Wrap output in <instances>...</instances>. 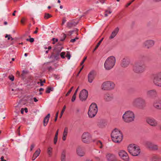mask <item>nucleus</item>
<instances>
[{"mask_svg":"<svg viewBox=\"0 0 161 161\" xmlns=\"http://www.w3.org/2000/svg\"><path fill=\"white\" fill-rule=\"evenodd\" d=\"M146 104L145 100L142 97H137L134 98L132 102V106L136 108L143 109Z\"/></svg>","mask_w":161,"mask_h":161,"instance_id":"obj_1","label":"nucleus"},{"mask_svg":"<svg viewBox=\"0 0 161 161\" xmlns=\"http://www.w3.org/2000/svg\"><path fill=\"white\" fill-rule=\"evenodd\" d=\"M113 141L116 143H120L122 140L123 136L120 131L115 129L113 131L111 135Z\"/></svg>","mask_w":161,"mask_h":161,"instance_id":"obj_2","label":"nucleus"},{"mask_svg":"<svg viewBox=\"0 0 161 161\" xmlns=\"http://www.w3.org/2000/svg\"><path fill=\"white\" fill-rule=\"evenodd\" d=\"M115 63V57L113 56H110L105 60L104 63V67L106 70H110L114 66Z\"/></svg>","mask_w":161,"mask_h":161,"instance_id":"obj_3","label":"nucleus"},{"mask_svg":"<svg viewBox=\"0 0 161 161\" xmlns=\"http://www.w3.org/2000/svg\"><path fill=\"white\" fill-rule=\"evenodd\" d=\"M127 150L129 153L134 156H138L141 152L140 147L134 144L129 145L128 146Z\"/></svg>","mask_w":161,"mask_h":161,"instance_id":"obj_4","label":"nucleus"},{"mask_svg":"<svg viewBox=\"0 0 161 161\" xmlns=\"http://www.w3.org/2000/svg\"><path fill=\"white\" fill-rule=\"evenodd\" d=\"M145 66L144 64L141 62L135 63L133 66V70L136 74H141L145 71Z\"/></svg>","mask_w":161,"mask_h":161,"instance_id":"obj_5","label":"nucleus"},{"mask_svg":"<svg viewBox=\"0 0 161 161\" xmlns=\"http://www.w3.org/2000/svg\"><path fill=\"white\" fill-rule=\"evenodd\" d=\"M122 118L125 122L129 123L134 120L135 114L132 111H128L123 114Z\"/></svg>","mask_w":161,"mask_h":161,"instance_id":"obj_6","label":"nucleus"},{"mask_svg":"<svg viewBox=\"0 0 161 161\" xmlns=\"http://www.w3.org/2000/svg\"><path fill=\"white\" fill-rule=\"evenodd\" d=\"M98 112V108L97 104L95 103H92L90 105L88 112V115L90 118L94 117Z\"/></svg>","mask_w":161,"mask_h":161,"instance_id":"obj_7","label":"nucleus"},{"mask_svg":"<svg viewBox=\"0 0 161 161\" xmlns=\"http://www.w3.org/2000/svg\"><path fill=\"white\" fill-rule=\"evenodd\" d=\"M115 86L114 84L111 81H106L103 82L101 86L102 89L108 91L113 89Z\"/></svg>","mask_w":161,"mask_h":161,"instance_id":"obj_8","label":"nucleus"},{"mask_svg":"<svg viewBox=\"0 0 161 161\" xmlns=\"http://www.w3.org/2000/svg\"><path fill=\"white\" fill-rule=\"evenodd\" d=\"M155 41L152 39H148L144 41L142 43L143 47L147 49H149L155 45Z\"/></svg>","mask_w":161,"mask_h":161,"instance_id":"obj_9","label":"nucleus"},{"mask_svg":"<svg viewBox=\"0 0 161 161\" xmlns=\"http://www.w3.org/2000/svg\"><path fill=\"white\" fill-rule=\"evenodd\" d=\"M153 81L156 86L161 87V72L158 73L154 76Z\"/></svg>","mask_w":161,"mask_h":161,"instance_id":"obj_10","label":"nucleus"},{"mask_svg":"<svg viewBox=\"0 0 161 161\" xmlns=\"http://www.w3.org/2000/svg\"><path fill=\"white\" fill-rule=\"evenodd\" d=\"M81 138L84 143H89L91 142L92 136L89 133L85 132L82 135Z\"/></svg>","mask_w":161,"mask_h":161,"instance_id":"obj_11","label":"nucleus"},{"mask_svg":"<svg viewBox=\"0 0 161 161\" xmlns=\"http://www.w3.org/2000/svg\"><path fill=\"white\" fill-rule=\"evenodd\" d=\"M119 155L124 161H129L130 159L128 154L124 150L119 151Z\"/></svg>","mask_w":161,"mask_h":161,"instance_id":"obj_12","label":"nucleus"},{"mask_svg":"<svg viewBox=\"0 0 161 161\" xmlns=\"http://www.w3.org/2000/svg\"><path fill=\"white\" fill-rule=\"evenodd\" d=\"M144 144L145 146L151 150H156L158 148L157 145L150 141H146L144 142Z\"/></svg>","mask_w":161,"mask_h":161,"instance_id":"obj_13","label":"nucleus"},{"mask_svg":"<svg viewBox=\"0 0 161 161\" xmlns=\"http://www.w3.org/2000/svg\"><path fill=\"white\" fill-rule=\"evenodd\" d=\"M88 93L87 91L85 89L81 90L79 94V98L80 100L83 101H85L88 97Z\"/></svg>","mask_w":161,"mask_h":161,"instance_id":"obj_14","label":"nucleus"},{"mask_svg":"<svg viewBox=\"0 0 161 161\" xmlns=\"http://www.w3.org/2000/svg\"><path fill=\"white\" fill-rule=\"evenodd\" d=\"M105 158L106 160L108 161H116L117 160V157L115 154L113 153H107L105 155Z\"/></svg>","mask_w":161,"mask_h":161,"instance_id":"obj_15","label":"nucleus"},{"mask_svg":"<svg viewBox=\"0 0 161 161\" xmlns=\"http://www.w3.org/2000/svg\"><path fill=\"white\" fill-rule=\"evenodd\" d=\"M114 99L113 94L109 92H107L104 94L103 100L106 102H109L112 101Z\"/></svg>","mask_w":161,"mask_h":161,"instance_id":"obj_16","label":"nucleus"},{"mask_svg":"<svg viewBox=\"0 0 161 161\" xmlns=\"http://www.w3.org/2000/svg\"><path fill=\"white\" fill-rule=\"evenodd\" d=\"M146 121L148 124L153 126H156L158 125L157 121L153 118H147L146 119Z\"/></svg>","mask_w":161,"mask_h":161,"instance_id":"obj_17","label":"nucleus"},{"mask_svg":"<svg viewBox=\"0 0 161 161\" xmlns=\"http://www.w3.org/2000/svg\"><path fill=\"white\" fill-rule=\"evenodd\" d=\"M130 63L129 59L127 57H125L121 60L120 65L123 68H126L129 65Z\"/></svg>","mask_w":161,"mask_h":161,"instance_id":"obj_18","label":"nucleus"},{"mask_svg":"<svg viewBox=\"0 0 161 161\" xmlns=\"http://www.w3.org/2000/svg\"><path fill=\"white\" fill-rule=\"evenodd\" d=\"M76 151L77 154L80 156L82 157L85 154L83 147L81 146H78L76 149Z\"/></svg>","mask_w":161,"mask_h":161,"instance_id":"obj_19","label":"nucleus"},{"mask_svg":"<svg viewBox=\"0 0 161 161\" xmlns=\"http://www.w3.org/2000/svg\"><path fill=\"white\" fill-rule=\"evenodd\" d=\"M153 106L157 109L161 110V99L156 100L153 103Z\"/></svg>","mask_w":161,"mask_h":161,"instance_id":"obj_20","label":"nucleus"},{"mask_svg":"<svg viewBox=\"0 0 161 161\" xmlns=\"http://www.w3.org/2000/svg\"><path fill=\"white\" fill-rule=\"evenodd\" d=\"M119 31V28L117 27L115 28L112 32L109 39H113L117 35Z\"/></svg>","mask_w":161,"mask_h":161,"instance_id":"obj_21","label":"nucleus"},{"mask_svg":"<svg viewBox=\"0 0 161 161\" xmlns=\"http://www.w3.org/2000/svg\"><path fill=\"white\" fill-rule=\"evenodd\" d=\"M88 81L92 83L94 79V72L93 71H91L88 75Z\"/></svg>","mask_w":161,"mask_h":161,"instance_id":"obj_22","label":"nucleus"},{"mask_svg":"<svg viewBox=\"0 0 161 161\" xmlns=\"http://www.w3.org/2000/svg\"><path fill=\"white\" fill-rule=\"evenodd\" d=\"M147 95L153 97L155 96L157 94V92L155 90H148L147 92Z\"/></svg>","mask_w":161,"mask_h":161,"instance_id":"obj_23","label":"nucleus"},{"mask_svg":"<svg viewBox=\"0 0 161 161\" xmlns=\"http://www.w3.org/2000/svg\"><path fill=\"white\" fill-rule=\"evenodd\" d=\"M50 114H48L44 118L43 121V125L44 126H46L47 125L49 119L50 117Z\"/></svg>","mask_w":161,"mask_h":161,"instance_id":"obj_24","label":"nucleus"},{"mask_svg":"<svg viewBox=\"0 0 161 161\" xmlns=\"http://www.w3.org/2000/svg\"><path fill=\"white\" fill-rule=\"evenodd\" d=\"M77 24V23L74 21H70L67 23V26L68 27L70 28L73 26H75Z\"/></svg>","mask_w":161,"mask_h":161,"instance_id":"obj_25","label":"nucleus"},{"mask_svg":"<svg viewBox=\"0 0 161 161\" xmlns=\"http://www.w3.org/2000/svg\"><path fill=\"white\" fill-rule=\"evenodd\" d=\"M41 152V150L40 149H38L34 153L32 157V160H34L39 155Z\"/></svg>","mask_w":161,"mask_h":161,"instance_id":"obj_26","label":"nucleus"},{"mask_svg":"<svg viewBox=\"0 0 161 161\" xmlns=\"http://www.w3.org/2000/svg\"><path fill=\"white\" fill-rule=\"evenodd\" d=\"M68 132V128L67 127H65L64 129L62 136V139L63 141H65L66 139Z\"/></svg>","mask_w":161,"mask_h":161,"instance_id":"obj_27","label":"nucleus"},{"mask_svg":"<svg viewBox=\"0 0 161 161\" xmlns=\"http://www.w3.org/2000/svg\"><path fill=\"white\" fill-rule=\"evenodd\" d=\"M96 143L98 147L102 149L103 147V142L99 140L97 141Z\"/></svg>","mask_w":161,"mask_h":161,"instance_id":"obj_28","label":"nucleus"},{"mask_svg":"<svg viewBox=\"0 0 161 161\" xmlns=\"http://www.w3.org/2000/svg\"><path fill=\"white\" fill-rule=\"evenodd\" d=\"M65 154L66 152L65 150H63L61 156V161H65Z\"/></svg>","mask_w":161,"mask_h":161,"instance_id":"obj_29","label":"nucleus"},{"mask_svg":"<svg viewBox=\"0 0 161 161\" xmlns=\"http://www.w3.org/2000/svg\"><path fill=\"white\" fill-rule=\"evenodd\" d=\"M103 38H102L97 43V44L95 48L93 50V52H94L97 49V48L99 46V45L101 44V43L102 42V41H103Z\"/></svg>","mask_w":161,"mask_h":161,"instance_id":"obj_30","label":"nucleus"},{"mask_svg":"<svg viewBox=\"0 0 161 161\" xmlns=\"http://www.w3.org/2000/svg\"><path fill=\"white\" fill-rule=\"evenodd\" d=\"M53 148L51 147H49L47 149V153L50 156L52 155V150Z\"/></svg>","mask_w":161,"mask_h":161,"instance_id":"obj_31","label":"nucleus"},{"mask_svg":"<svg viewBox=\"0 0 161 161\" xmlns=\"http://www.w3.org/2000/svg\"><path fill=\"white\" fill-rule=\"evenodd\" d=\"M52 17V16L51 14H49L47 13V14H45L44 18L46 19H47L48 18H49Z\"/></svg>","mask_w":161,"mask_h":161,"instance_id":"obj_32","label":"nucleus"},{"mask_svg":"<svg viewBox=\"0 0 161 161\" xmlns=\"http://www.w3.org/2000/svg\"><path fill=\"white\" fill-rule=\"evenodd\" d=\"M66 108V107L65 105H64L63 108V109L61 111V114H60V117L61 118L62 116L63 115V114L64 112V111H65V109Z\"/></svg>","mask_w":161,"mask_h":161,"instance_id":"obj_33","label":"nucleus"},{"mask_svg":"<svg viewBox=\"0 0 161 161\" xmlns=\"http://www.w3.org/2000/svg\"><path fill=\"white\" fill-rule=\"evenodd\" d=\"M112 12L110 11L106 10V11L104 15L105 17H107L108 16V14H110Z\"/></svg>","mask_w":161,"mask_h":161,"instance_id":"obj_34","label":"nucleus"},{"mask_svg":"<svg viewBox=\"0 0 161 161\" xmlns=\"http://www.w3.org/2000/svg\"><path fill=\"white\" fill-rule=\"evenodd\" d=\"M65 54H66L65 52H62V53H61L60 54V55L61 57L62 58H65Z\"/></svg>","mask_w":161,"mask_h":161,"instance_id":"obj_35","label":"nucleus"},{"mask_svg":"<svg viewBox=\"0 0 161 161\" xmlns=\"http://www.w3.org/2000/svg\"><path fill=\"white\" fill-rule=\"evenodd\" d=\"M101 155H100L99 157L98 156H95L94 157V158L97 161H100L101 160Z\"/></svg>","mask_w":161,"mask_h":161,"instance_id":"obj_36","label":"nucleus"},{"mask_svg":"<svg viewBox=\"0 0 161 161\" xmlns=\"http://www.w3.org/2000/svg\"><path fill=\"white\" fill-rule=\"evenodd\" d=\"M52 88L50 87H48L46 91V92L47 93H49L51 91H52Z\"/></svg>","mask_w":161,"mask_h":161,"instance_id":"obj_37","label":"nucleus"},{"mask_svg":"<svg viewBox=\"0 0 161 161\" xmlns=\"http://www.w3.org/2000/svg\"><path fill=\"white\" fill-rule=\"evenodd\" d=\"M62 35L63 36V38H61L60 40L61 41H63L66 38V34L64 33H63Z\"/></svg>","mask_w":161,"mask_h":161,"instance_id":"obj_38","label":"nucleus"},{"mask_svg":"<svg viewBox=\"0 0 161 161\" xmlns=\"http://www.w3.org/2000/svg\"><path fill=\"white\" fill-rule=\"evenodd\" d=\"M74 87L73 86H72L71 87L69 91L67 93V94L66 95V96H68L71 92L72 90H73Z\"/></svg>","mask_w":161,"mask_h":161,"instance_id":"obj_39","label":"nucleus"},{"mask_svg":"<svg viewBox=\"0 0 161 161\" xmlns=\"http://www.w3.org/2000/svg\"><path fill=\"white\" fill-rule=\"evenodd\" d=\"M76 95H75V94H74L71 99L72 102H74L75 101L76 98Z\"/></svg>","mask_w":161,"mask_h":161,"instance_id":"obj_40","label":"nucleus"},{"mask_svg":"<svg viewBox=\"0 0 161 161\" xmlns=\"http://www.w3.org/2000/svg\"><path fill=\"white\" fill-rule=\"evenodd\" d=\"M65 56L68 58V59H69L70 58L71 56L69 52H67V53Z\"/></svg>","mask_w":161,"mask_h":161,"instance_id":"obj_41","label":"nucleus"},{"mask_svg":"<svg viewBox=\"0 0 161 161\" xmlns=\"http://www.w3.org/2000/svg\"><path fill=\"white\" fill-rule=\"evenodd\" d=\"M27 73V72L26 70H23L22 71V74H21V75L22 77L24 76Z\"/></svg>","mask_w":161,"mask_h":161,"instance_id":"obj_42","label":"nucleus"},{"mask_svg":"<svg viewBox=\"0 0 161 161\" xmlns=\"http://www.w3.org/2000/svg\"><path fill=\"white\" fill-rule=\"evenodd\" d=\"M107 125V124L106 123H102V124L100 125L99 126L101 128H103L105 127Z\"/></svg>","mask_w":161,"mask_h":161,"instance_id":"obj_43","label":"nucleus"},{"mask_svg":"<svg viewBox=\"0 0 161 161\" xmlns=\"http://www.w3.org/2000/svg\"><path fill=\"white\" fill-rule=\"evenodd\" d=\"M78 30V29H75V30H73V31H69L68 33H69V34H68V35H71L73 32H74L75 31H77Z\"/></svg>","mask_w":161,"mask_h":161,"instance_id":"obj_44","label":"nucleus"},{"mask_svg":"<svg viewBox=\"0 0 161 161\" xmlns=\"http://www.w3.org/2000/svg\"><path fill=\"white\" fill-rule=\"evenodd\" d=\"M103 151L101 150H98L96 152V154H102L103 153Z\"/></svg>","mask_w":161,"mask_h":161,"instance_id":"obj_45","label":"nucleus"},{"mask_svg":"<svg viewBox=\"0 0 161 161\" xmlns=\"http://www.w3.org/2000/svg\"><path fill=\"white\" fill-rule=\"evenodd\" d=\"M26 40L27 41H30V42H32L34 41V38H31L30 39H26Z\"/></svg>","mask_w":161,"mask_h":161,"instance_id":"obj_46","label":"nucleus"},{"mask_svg":"<svg viewBox=\"0 0 161 161\" xmlns=\"http://www.w3.org/2000/svg\"><path fill=\"white\" fill-rule=\"evenodd\" d=\"M67 20L65 18H63L62 20V25H63L64 23Z\"/></svg>","mask_w":161,"mask_h":161,"instance_id":"obj_47","label":"nucleus"},{"mask_svg":"<svg viewBox=\"0 0 161 161\" xmlns=\"http://www.w3.org/2000/svg\"><path fill=\"white\" fill-rule=\"evenodd\" d=\"M52 41H53V44H54L55 42H57L58 41V39L55 38H53L52 39Z\"/></svg>","mask_w":161,"mask_h":161,"instance_id":"obj_48","label":"nucleus"},{"mask_svg":"<svg viewBox=\"0 0 161 161\" xmlns=\"http://www.w3.org/2000/svg\"><path fill=\"white\" fill-rule=\"evenodd\" d=\"M26 18H22L21 20V22L22 24H23L24 23V21L26 20Z\"/></svg>","mask_w":161,"mask_h":161,"instance_id":"obj_49","label":"nucleus"},{"mask_svg":"<svg viewBox=\"0 0 161 161\" xmlns=\"http://www.w3.org/2000/svg\"><path fill=\"white\" fill-rule=\"evenodd\" d=\"M35 147V145L34 144H32L31 145V149H30V151H31L32 150L33 148L34 147Z\"/></svg>","mask_w":161,"mask_h":161,"instance_id":"obj_50","label":"nucleus"},{"mask_svg":"<svg viewBox=\"0 0 161 161\" xmlns=\"http://www.w3.org/2000/svg\"><path fill=\"white\" fill-rule=\"evenodd\" d=\"M78 39V38L77 37H76L75 39H72L70 40V42H75V41L76 40Z\"/></svg>","mask_w":161,"mask_h":161,"instance_id":"obj_51","label":"nucleus"},{"mask_svg":"<svg viewBox=\"0 0 161 161\" xmlns=\"http://www.w3.org/2000/svg\"><path fill=\"white\" fill-rule=\"evenodd\" d=\"M7 37H8V40H9V39H10V38H11L12 40H13V38H12V37H10V35H6L5 36V37L6 38Z\"/></svg>","mask_w":161,"mask_h":161,"instance_id":"obj_52","label":"nucleus"},{"mask_svg":"<svg viewBox=\"0 0 161 161\" xmlns=\"http://www.w3.org/2000/svg\"><path fill=\"white\" fill-rule=\"evenodd\" d=\"M9 78L10 80H11L12 81H13L14 79V76H9Z\"/></svg>","mask_w":161,"mask_h":161,"instance_id":"obj_53","label":"nucleus"},{"mask_svg":"<svg viewBox=\"0 0 161 161\" xmlns=\"http://www.w3.org/2000/svg\"><path fill=\"white\" fill-rule=\"evenodd\" d=\"M20 127H19V128H18V129L17 131L18 134L19 136H20Z\"/></svg>","mask_w":161,"mask_h":161,"instance_id":"obj_54","label":"nucleus"},{"mask_svg":"<svg viewBox=\"0 0 161 161\" xmlns=\"http://www.w3.org/2000/svg\"><path fill=\"white\" fill-rule=\"evenodd\" d=\"M86 58H87L86 57L82 61V62L80 64V65H82V64H83L84 63V62L85 61L86 59Z\"/></svg>","mask_w":161,"mask_h":161,"instance_id":"obj_55","label":"nucleus"},{"mask_svg":"<svg viewBox=\"0 0 161 161\" xmlns=\"http://www.w3.org/2000/svg\"><path fill=\"white\" fill-rule=\"evenodd\" d=\"M79 86H78V87L77 88V89H76V90L75 93H74V94H75V95H76V94H77V93L78 91V89H79Z\"/></svg>","mask_w":161,"mask_h":161,"instance_id":"obj_56","label":"nucleus"},{"mask_svg":"<svg viewBox=\"0 0 161 161\" xmlns=\"http://www.w3.org/2000/svg\"><path fill=\"white\" fill-rule=\"evenodd\" d=\"M0 161H6V160H5L4 159V157L3 156H2L1 158Z\"/></svg>","mask_w":161,"mask_h":161,"instance_id":"obj_57","label":"nucleus"},{"mask_svg":"<svg viewBox=\"0 0 161 161\" xmlns=\"http://www.w3.org/2000/svg\"><path fill=\"white\" fill-rule=\"evenodd\" d=\"M131 3H132V2H130L129 3H127V4L125 5V7H128L130 5Z\"/></svg>","mask_w":161,"mask_h":161,"instance_id":"obj_58","label":"nucleus"},{"mask_svg":"<svg viewBox=\"0 0 161 161\" xmlns=\"http://www.w3.org/2000/svg\"><path fill=\"white\" fill-rule=\"evenodd\" d=\"M38 29L37 27L36 28V30L34 32V33L35 34H36L38 32Z\"/></svg>","mask_w":161,"mask_h":161,"instance_id":"obj_59","label":"nucleus"},{"mask_svg":"<svg viewBox=\"0 0 161 161\" xmlns=\"http://www.w3.org/2000/svg\"><path fill=\"white\" fill-rule=\"evenodd\" d=\"M59 56V55L58 54H57L56 55H54L55 58L56 59H57V58H58V57Z\"/></svg>","mask_w":161,"mask_h":161,"instance_id":"obj_60","label":"nucleus"},{"mask_svg":"<svg viewBox=\"0 0 161 161\" xmlns=\"http://www.w3.org/2000/svg\"><path fill=\"white\" fill-rule=\"evenodd\" d=\"M54 140H58V136H55V137L54 139Z\"/></svg>","mask_w":161,"mask_h":161,"instance_id":"obj_61","label":"nucleus"},{"mask_svg":"<svg viewBox=\"0 0 161 161\" xmlns=\"http://www.w3.org/2000/svg\"><path fill=\"white\" fill-rule=\"evenodd\" d=\"M34 101L35 102H37L38 101V100L37 99L36 97H34Z\"/></svg>","mask_w":161,"mask_h":161,"instance_id":"obj_62","label":"nucleus"},{"mask_svg":"<svg viewBox=\"0 0 161 161\" xmlns=\"http://www.w3.org/2000/svg\"><path fill=\"white\" fill-rule=\"evenodd\" d=\"M58 130L57 131L56 133L55 134V136H58Z\"/></svg>","mask_w":161,"mask_h":161,"instance_id":"obj_63","label":"nucleus"},{"mask_svg":"<svg viewBox=\"0 0 161 161\" xmlns=\"http://www.w3.org/2000/svg\"><path fill=\"white\" fill-rule=\"evenodd\" d=\"M100 2L102 3H104V0H99Z\"/></svg>","mask_w":161,"mask_h":161,"instance_id":"obj_64","label":"nucleus"}]
</instances>
